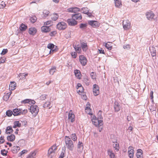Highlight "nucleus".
Instances as JSON below:
<instances>
[{"label":"nucleus","mask_w":158,"mask_h":158,"mask_svg":"<svg viewBox=\"0 0 158 158\" xmlns=\"http://www.w3.org/2000/svg\"><path fill=\"white\" fill-rule=\"evenodd\" d=\"M114 108L115 112H118L120 109L119 104L118 102H115L114 103Z\"/></svg>","instance_id":"20"},{"label":"nucleus","mask_w":158,"mask_h":158,"mask_svg":"<svg viewBox=\"0 0 158 158\" xmlns=\"http://www.w3.org/2000/svg\"><path fill=\"white\" fill-rule=\"evenodd\" d=\"M90 76L92 79H96L95 73H94L93 72L91 73H90Z\"/></svg>","instance_id":"52"},{"label":"nucleus","mask_w":158,"mask_h":158,"mask_svg":"<svg viewBox=\"0 0 158 158\" xmlns=\"http://www.w3.org/2000/svg\"><path fill=\"white\" fill-rule=\"evenodd\" d=\"M149 50L151 55L153 56H156V51L155 47L152 46L150 48Z\"/></svg>","instance_id":"18"},{"label":"nucleus","mask_w":158,"mask_h":158,"mask_svg":"<svg viewBox=\"0 0 158 158\" xmlns=\"http://www.w3.org/2000/svg\"><path fill=\"white\" fill-rule=\"evenodd\" d=\"M21 103H30V100L29 99H26L23 101H22Z\"/></svg>","instance_id":"49"},{"label":"nucleus","mask_w":158,"mask_h":158,"mask_svg":"<svg viewBox=\"0 0 158 158\" xmlns=\"http://www.w3.org/2000/svg\"><path fill=\"white\" fill-rule=\"evenodd\" d=\"M67 26V24L65 22H61L57 25L56 27L59 30H64L66 28Z\"/></svg>","instance_id":"4"},{"label":"nucleus","mask_w":158,"mask_h":158,"mask_svg":"<svg viewBox=\"0 0 158 158\" xmlns=\"http://www.w3.org/2000/svg\"><path fill=\"white\" fill-rule=\"evenodd\" d=\"M137 158H143V151L141 149H138L137 150V152L136 154Z\"/></svg>","instance_id":"16"},{"label":"nucleus","mask_w":158,"mask_h":158,"mask_svg":"<svg viewBox=\"0 0 158 158\" xmlns=\"http://www.w3.org/2000/svg\"><path fill=\"white\" fill-rule=\"evenodd\" d=\"M79 60L81 64L83 66H85L87 64V60L85 57L83 55L79 56Z\"/></svg>","instance_id":"6"},{"label":"nucleus","mask_w":158,"mask_h":158,"mask_svg":"<svg viewBox=\"0 0 158 158\" xmlns=\"http://www.w3.org/2000/svg\"><path fill=\"white\" fill-rule=\"evenodd\" d=\"M153 92L152 91H151L150 92V97L151 99L152 100V101L153 102Z\"/></svg>","instance_id":"61"},{"label":"nucleus","mask_w":158,"mask_h":158,"mask_svg":"<svg viewBox=\"0 0 158 158\" xmlns=\"http://www.w3.org/2000/svg\"><path fill=\"white\" fill-rule=\"evenodd\" d=\"M65 154V151L64 150V151H62L61 153L59 158H63L64 156V154Z\"/></svg>","instance_id":"53"},{"label":"nucleus","mask_w":158,"mask_h":158,"mask_svg":"<svg viewBox=\"0 0 158 158\" xmlns=\"http://www.w3.org/2000/svg\"><path fill=\"white\" fill-rule=\"evenodd\" d=\"M88 23L93 27H99L100 24L97 21L90 20L88 21Z\"/></svg>","instance_id":"7"},{"label":"nucleus","mask_w":158,"mask_h":158,"mask_svg":"<svg viewBox=\"0 0 158 158\" xmlns=\"http://www.w3.org/2000/svg\"><path fill=\"white\" fill-rule=\"evenodd\" d=\"M49 11L47 10H44L43 11V14H45V15H49Z\"/></svg>","instance_id":"64"},{"label":"nucleus","mask_w":158,"mask_h":158,"mask_svg":"<svg viewBox=\"0 0 158 158\" xmlns=\"http://www.w3.org/2000/svg\"><path fill=\"white\" fill-rule=\"evenodd\" d=\"M20 148L19 146H14L13 147V148L11 151L12 152L14 153H17L19 150Z\"/></svg>","instance_id":"27"},{"label":"nucleus","mask_w":158,"mask_h":158,"mask_svg":"<svg viewBox=\"0 0 158 158\" xmlns=\"http://www.w3.org/2000/svg\"><path fill=\"white\" fill-rule=\"evenodd\" d=\"M83 81L87 85H88L89 84V81L88 79L86 78H85L83 80Z\"/></svg>","instance_id":"51"},{"label":"nucleus","mask_w":158,"mask_h":158,"mask_svg":"<svg viewBox=\"0 0 158 158\" xmlns=\"http://www.w3.org/2000/svg\"><path fill=\"white\" fill-rule=\"evenodd\" d=\"M30 20L31 22L33 23H34L36 21L37 18L35 16H33L30 18Z\"/></svg>","instance_id":"38"},{"label":"nucleus","mask_w":158,"mask_h":158,"mask_svg":"<svg viewBox=\"0 0 158 158\" xmlns=\"http://www.w3.org/2000/svg\"><path fill=\"white\" fill-rule=\"evenodd\" d=\"M50 102H45L43 106L44 108H48L49 109H50L51 107V106H50Z\"/></svg>","instance_id":"33"},{"label":"nucleus","mask_w":158,"mask_h":158,"mask_svg":"<svg viewBox=\"0 0 158 158\" xmlns=\"http://www.w3.org/2000/svg\"><path fill=\"white\" fill-rule=\"evenodd\" d=\"M71 137L74 141H75L77 140V138L75 134H72L71 135Z\"/></svg>","instance_id":"45"},{"label":"nucleus","mask_w":158,"mask_h":158,"mask_svg":"<svg viewBox=\"0 0 158 158\" xmlns=\"http://www.w3.org/2000/svg\"><path fill=\"white\" fill-rule=\"evenodd\" d=\"M30 110L31 113L35 116L36 115L39 111V108L36 105L31 106Z\"/></svg>","instance_id":"3"},{"label":"nucleus","mask_w":158,"mask_h":158,"mask_svg":"<svg viewBox=\"0 0 158 158\" xmlns=\"http://www.w3.org/2000/svg\"><path fill=\"white\" fill-rule=\"evenodd\" d=\"M123 27L125 30H127L130 27V23L128 20H124L123 21Z\"/></svg>","instance_id":"8"},{"label":"nucleus","mask_w":158,"mask_h":158,"mask_svg":"<svg viewBox=\"0 0 158 158\" xmlns=\"http://www.w3.org/2000/svg\"><path fill=\"white\" fill-rule=\"evenodd\" d=\"M57 51V50L56 48H52V49H50L49 53L51 54V53L55 52Z\"/></svg>","instance_id":"63"},{"label":"nucleus","mask_w":158,"mask_h":158,"mask_svg":"<svg viewBox=\"0 0 158 158\" xmlns=\"http://www.w3.org/2000/svg\"><path fill=\"white\" fill-rule=\"evenodd\" d=\"M59 17V15L57 14L54 13L52 15L51 18L54 21H56L58 18Z\"/></svg>","instance_id":"31"},{"label":"nucleus","mask_w":158,"mask_h":158,"mask_svg":"<svg viewBox=\"0 0 158 158\" xmlns=\"http://www.w3.org/2000/svg\"><path fill=\"white\" fill-rule=\"evenodd\" d=\"M87 24L85 23H81L80 25V28L83 30L86 29L87 27Z\"/></svg>","instance_id":"36"},{"label":"nucleus","mask_w":158,"mask_h":158,"mask_svg":"<svg viewBox=\"0 0 158 158\" xmlns=\"http://www.w3.org/2000/svg\"><path fill=\"white\" fill-rule=\"evenodd\" d=\"M6 58L4 57H2L0 59V64L4 63L5 62Z\"/></svg>","instance_id":"57"},{"label":"nucleus","mask_w":158,"mask_h":158,"mask_svg":"<svg viewBox=\"0 0 158 158\" xmlns=\"http://www.w3.org/2000/svg\"><path fill=\"white\" fill-rule=\"evenodd\" d=\"M1 152V154L3 156H7V153H8V151H6L5 149L2 150Z\"/></svg>","instance_id":"42"},{"label":"nucleus","mask_w":158,"mask_h":158,"mask_svg":"<svg viewBox=\"0 0 158 158\" xmlns=\"http://www.w3.org/2000/svg\"><path fill=\"white\" fill-rule=\"evenodd\" d=\"M81 47L83 51H85L87 49V45L86 43H85L83 42H81Z\"/></svg>","instance_id":"24"},{"label":"nucleus","mask_w":158,"mask_h":158,"mask_svg":"<svg viewBox=\"0 0 158 158\" xmlns=\"http://www.w3.org/2000/svg\"><path fill=\"white\" fill-rule=\"evenodd\" d=\"M133 147L130 146L128 148V153L130 158H133L134 150L132 149Z\"/></svg>","instance_id":"10"},{"label":"nucleus","mask_w":158,"mask_h":158,"mask_svg":"<svg viewBox=\"0 0 158 158\" xmlns=\"http://www.w3.org/2000/svg\"><path fill=\"white\" fill-rule=\"evenodd\" d=\"M100 120H98V127H99V128H100V127L101 126L102 124H101L102 123V120H101V119H100Z\"/></svg>","instance_id":"56"},{"label":"nucleus","mask_w":158,"mask_h":158,"mask_svg":"<svg viewBox=\"0 0 158 158\" xmlns=\"http://www.w3.org/2000/svg\"><path fill=\"white\" fill-rule=\"evenodd\" d=\"M102 111L101 110H100L98 111V119H102Z\"/></svg>","instance_id":"44"},{"label":"nucleus","mask_w":158,"mask_h":158,"mask_svg":"<svg viewBox=\"0 0 158 158\" xmlns=\"http://www.w3.org/2000/svg\"><path fill=\"white\" fill-rule=\"evenodd\" d=\"M4 136H1L0 138V143H3L5 142V140L4 139Z\"/></svg>","instance_id":"58"},{"label":"nucleus","mask_w":158,"mask_h":158,"mask_svg":"<svg viewBox=\"0 0 158 158\" xmlns=\"http://www.w3.org/2000/svg\"><path fill=\"white\" fill-rule=\"evenodd\" d=\"M113 146L115 150H118L119 148V147L118 143L116 142V143L113 144Z\"/></svg>","instance_id":"43"},{"label":"nucleus","mask_w":158,"mask_h":158,"mask_svg":"<svg viewBox=\"0 0 158 158\" xmlns=\"http://www.w3.org/2000/svg\"><path fill=\"white\" fill-rule=\"evenodd\" d=\"M107 152L110 158H115L114 154L110 150H108Z\"/></svg>","instance_id":"32"},{"label":"nucleus","mask_w":158,"mask_h":158,"mask_svg":"<svg viewBox=\"0 0 158 158\" xmlns=\"http://www.w3.org/2000/svg\"><path fill=\"white\" fill-rule=\"evenodd\" d=\"M57 149L56 146L53 145L50 148L48 151V156L50 158H53L55 156V152Z\"/></svg>","instance_id":"2"},{"label":"nucleus","mask_w":158,"mask_h":158,"mask_svg":"<svg viewBox=\"0 0 158 158\" xmlns=\"http://www.w3.org/2000/svg\"><path fill=\"white\" fill-rule=\"evenodd\" d=\"M71 54L72 57L74 58H75L77 57V54L76 52H72Z\"/></svg>","instance_id":"54"},{"label":"nucleus","mask_w":158,"mask_h":158,"mask_svg":"<svg viewBox=\"0 0 158 158\" xmlns=\"http://www.w3.org/2000/svg\"><path fill=\"white\" fill-rule=\"evenodd\" d=\"M69 12H73L74 14L77 13V12L80 11V9L77 7H71L68 9Z\"/></svg>","instance_id":"12"},{"label":"nucleus","mask_w":158,"mask_h":158,"mask_svg":"<svg viewBox=\"0 0 158 158\" xmlns=\"http://www.w3.org/2000/svg\"><path fill=\"white\" fill-rule=\"evenodd\" d=\"M72 18L73 19L75 20H81L82 18V16L81 14L79 13L74 14L72 15Z\"/></svg>","instance_id":"9"},{"label":"nucleus","mask_w":158,"mask_h":158,"mask_svg":"<svg viewBox=\"0 0 158 158\" xmlns=\"http://www.w3.org/2000/svg\"><path fill=\"white\" fill-rule=\"evenodd\" d=\"M67 22L69 25L74 26L77 24V21L73 19H69L67 20Z\"/></svg>","instance_id":"13"},{"label":"nucleus","mask_w":158,"mask_h":158,"mask_svg":"<svg viewBox=\"0 0 158 158\" xmlns=\"http://www.w3.org/2000/svg\"><path fill=\"white\" fill-rule=\"evenodd\" d=\"M36 154L35 151L31 152L27 157V158H35V156Z\"/></svg>","instance_id":"25"},{"label":"nucleus","mask_w":158,"mask_h":158,"mask_svg":"<svg viewBox=\"0 0 158 158\" xmlns=\"http://www.w3.org/2000/svg\"><path fill=\"white\" fill-rule=\"evenodd\" d=\"M8 52V50L6 49H3L2 52L1 53V54L2 55H4L6 53H7Z\"/></svg>","instance_id":"50"},{"label":"nucleus","mask_w":158,"mask_h":158,"mask_svg":"<svg viewBox=\"0 0 158 158\" xmlns=\"http://www.w3.org/2000/svg\"><path fill=\"white\" fill-rule=\"evenodd\" d=\"M7 140L9 141L13 142L15 139V136L14 134H11L7 137Z\"/></svg>","instance_id":"23"},{"label":"nucleus","mask_w":158,"mask_h":158,"mask_svg":"<svg viewBox=\"0 0 158 158\" xmlns=\"http://www.w3.org/2000/svg\"><path fill=\"white\" fill-rule=\"evenodd\" d=\"M74 72L75 76L78 78H80L81 75L80 71L77 69H76L74 70Z\"/></svg>","instance_id":"28"},{"label":"nucleus","mask_w":158,"mask_h":158,"mask_svg":"<svg viewBox=\"0 0 158 158\" xmlns=\"http://www.w3.org/2000/svg\"><path fill=\"white\" fill-rule=\"evenodd\" d=\"M97 120V118L95 116H94V117H93V118L92 119V122L93 123L94 125L96 126H97L98 125V123L97 122H95L94 121V120Z\"/></svg>","instance_id":"40"},{"label":"nucleus","mask_w":158,"mask_h":158,"mask_svg":"<svg viewBox=\"0 0 158 158\" xmlns=\"http://www.w3.org/2000/svg\"><path fill=\"white\" fill-rule=\"evenodd\" d=\"M76 88L78 89L79 88L82 89V86L80 83H78L77 84Z\"/></svg>","instance_id":"62"},{"label":"nucleus","mask_w":158,"mask_h":158,"mask_svg":"<svg viewBox=\"0 0 158 158\" xmlns=\"http://www.w3.org/2000/svg\"><path fill=\"white\" fill-rule=\"evenodd\" d=\"M13 114L15 116H18L22 114V110L21 109L15 108L13 109Z\"/></svg>","instance_id":"14"},{"label":"nucleus","mask_w":158,"mask_h":158,"mask_svg":"<svg viewBox=\"0 0 158 158\" xmlns=\"http://www.w3.org/2000/svg\"><path fill=\"white\" fill-rule=\"evenodd\" d=\"M73 47L76 51L80 52L81 50V47L79 44L77 45H73Z\"/></svg>","instance_id":"37"},{"label":"nucleus","mask_w":158,"mask_h":158,"mask_svg":"<svg viewBox=\"0 0 158 158\" xmlns=\"http://www.w3.org/2000/svg\"><path fill=\"white\" fill-rule=\"evenodd\" d=\"M71 111H72L70 110L68 118L72 123H73L75 120V115L72 112H71Z\"/></svg>","instance_id":"17"},{"label":"nucleus","mask_w":158,"mask_h":158,"mask_svg":"<svg viewBox=\"0 0 158 158\" xmlns=\"http://www.w3.org/2000/svg\"><path fill=\"white\" fill-rule=\"evenodd\" d=\"M28 75V73H20L18 75L19 77H20V79H25L26 76Z\"/></svg>","instance_id":"30"},{"label":"nucleus","mask_w":158,"mask_h":158,"mask_svg":"<svg viewBox=\"0 0 158 158\" xmlns=\"http://www.w3.org/2000/svg\"><path fill=\"white\" fill-rule=\"evenodd\" d=\"M93 91L94 96H97L99 94V88L98 85L95 84L93 85Z\"/></svg>","instance_id":"5"},{"label":"nucleus","mask_w":158,"mask_h":158,"mask_svg":"<svg viewBox=\"0 0 158 158\" xmlns=\"http://www.w3.org/2000/svg\"><path fill=\"white\" fill-rule=\"evenodd\" d=\"M80 11L81 13L86 14L89 10L85 8H82L80 9Z\"/></svg>","instance_id":"35"},{"label":"nucleus","mask_w":158,"mask_h":158,"mask_svg":"<svg viewBox=\"0 0 158 158\" xmlns=\"http://www.w3.org/2000/svg\"><path fill=\"white\" fill-rule=\"evenodd\" d=\"M120 6H122L121 2L118 0H116L115 2V6L118 8H119Z\"/></svg>","instance_id":"34"},{"label":"nucleus","mask_w":158,"mask_h":158,"mask_svg":"<svg viewBox=\"0 0 158 158\" xmlns=\"http://www.w3.org/2000/svg\"><path fill=\"white\" fill-rule=\"evenodd\" d=\"M71 34V31H69L68 33V34H65V37L67 39L70 37V35Z\"/></svg>","instance_id":"59"},{"label":"nucleus","mask_w":158,"mask_h":158,"mask_svg":"<svg viewBox=\"0 0 158 158\" xmlns=\"http://www.w3.org/2000/svg\"><path fill=\"white\" fill-rule=\"evenodd\" d=\"M42 31L44 32H47L51 30L50 28L48 26H43L41 28Z\"/></svg>","instance_id":"21"},{"label":"nucleus","mask_w":158,"mask_h":158,"mask_svg":"<svg viewBox=\"0 0 158 158\" xmlns=\"http://www.w3.org/2000/svg\"><path fill=\"white\" fill-rule=\"evenodd\" d=\"M65 141L66 148L70 151H73L74 149V145L73 141L71 140V138L66 136L65 138Z\"/></svg>","instance_id":"1"},{"label":"nucleus","mask_w":158,"mask_h":158,"mask_svg":"<svg viewBox=\"0 0 158 158\" xmlns=\"http://www.w3.org/2000/svg\"><path fill=\"white\" fill-rule=\"evenodd\" d=\"M146 16L148 19L151 20L153 19H154V18L155 16V15L153 12L150 11L146 13Z\"/></svg>","instance_id":"11"},{"label":"nucleus","mask_w":158,"mask_h":158,"mask_svg":"<svg viewBox=\"0 0 158 158\" xmlns=\"http://www.w3.org/2000/svg\"><path fill=\"white\" fill-rule=\"evenodd\" d=\"M27 150H24L22 151L20 153V156H22L23 154L27 153Z\"/></svg>","instance_id":"60"},{"label":"nucleus","mask_w":158,"mask_h":158,"mask_svg":"<svg viewBox=\"0 0 158 158\" xmlns=\"http://www.w3.org/2000/svg\"><path fill=\"white\" fill-rule=\"evenodd\" d=\"M27 28V26L25 25L23 23H22L19 27V29L21 31H25Z\"/></svg>","instance_id":"29"},{"label":"nucleus","mask_w":158,"mask_h":158,"mask_svg":"<svg viewBox=\"0 0 158 158\" xmlns=\"http://www.w3.org/2000/svg\"><path fill=\"white\" fill-rule=\"evenodd\" d=\"M55 47L56 48L57 46H55L52 43L49 44L47 46V48L50 49H52V48H54Z\"/></svg>","instance_id":"39"},{"label":"nucleus","mask_w":158,"mask_h":158,"mask_svg":"<svg viewBox=\"0 0 158 158\" xmlns=\"http://www.w3.org/2000/svg\"><path fill=\"white\" fill-rule=\"evenodd\" d=\"M14 131L11 126H9L7 127L6 129L5 133L6 134H11Z\"/></svg>","instance_id":"19"},{"label":"nucleus","mask_w":158,"mask_h":158,"mask_svg":"<svg viewBox=\"0 0 158 158\" xmlns=\"http://www.w3.org/2000/svg\"><path fill=\"white\" fill-rule=\"evenodd\" d=\"M105 46V47L109 50H110L112 49V46H111L110 45L107 43H106Z\"/></svg>","instance_id":"47"},{"label":"nucleus","mask_w":158,"mask_h":158,"mask_svg":"<svg viewBox=\"0 0 158 158\" xmlns=\"http://www.w3.org/2000/svg\"><path fill=\"white\" fill-rule=\"evenodd\" d=\"M13 114V112L10 110H8L6 112V114L9 117L11 116Z\"/></svg>","instance_id":"41"},{"label":"nucleus","mask_w":158,"mask_h":158,"mask_svg":"<svg viewBox=\"0 0 158 158\" xmlns=\"http://www.w3.org/2000/svg\"><path fill=\"white\" fill-rule=\"evenodd\" d=\"M14 124L17 127H20L21 126V123H19L18 121H15L14 123Z\"/></svg>","instance_id":"46"},{"label":"nucleus","mask_w":158,"mask_h":158,"mask_svg":"<svg viewBox=\"0 0 158 158\" xmlns=\"http://www.w3.org/2000/svg\"><path fill=\"white\" fill-rule=\"evenodd\" d=\"M83 143L82 142L79 141L77 144V151L79 152H81L83 149Z\"/></svg>","instance_id":"15"},{"label":"nucleus","mask_w":158,"mask_h":158,"mask_svg":"<svg viewBox=\"0 0 158 158\" xmlns=\"http://www.w3.org/2000/svg\"><path fill=\"white\" fill-rule=\"evenodd\" d=\"M14 83H15V82L11 83V84L9 85L10 87H11V90H14L15 89V84Z\"/></svg>","instance_id":"48"},{"label":"nucleus","mask_w":158,"mask_h":158,"mask_svg":"<svg viewBox=\"0 0 158 158\" xmlns=\"http://www.w3.org/2000/svg\"><path fill=\"white\" fill-rule=\"evenodd\" d=\"M56 71V67L55 66H52L49 70V73L50 74L52 75L54 74V73Z\"/></svg>","instance_id":"26"},{"label":"nucleus","mask_w":158,"mask_h":158,"mask_svg":"<svg viewBox=\"0 0 158 158\" xmlns=\"http://www.w3.org/2000/svg\"><path fill=\"white\" fill-rule=\"evenodd\" d=\"M36 29L35 27L30 28L29 29V33L32 35H35L36 32Z\"/></svg>","instance_id":"22"},{"label":"nucleus","mask_w":158,"mask_h":158,"mask_svg":"<svg viewBox=\"0 0 158 158\" xmlns=\"http://www.w3.org/2000/svg\"><path fill=\"white\" fill-rule=\"evenodd\" d=\"M47 96V95L45 94L42 95L40 97V99L42 100H45Z\"/></svg>","instance_id":"55"}]
</instances>
